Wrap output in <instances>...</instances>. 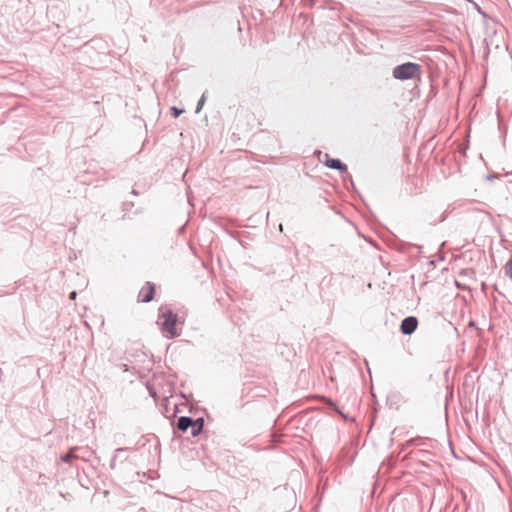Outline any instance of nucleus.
Listing matches in <instances>:
<instances>
[{"label":"nucleus","mask_w":512,"mask_h":512,"mask_svg":"<svg viewBox=\"0 0 512 512\" xmlns=\"http://www.w3.org/2000/svg\"><path fill=\"white\" fill-rule=\"evenodd\" d=\"M158 319L165 337L172 339L180 335L177 328L178 317L172 310L167 307H161Z\"/></svg>","instance_id":"1"},{"label":"nucleus","mask_w":512,"mask_h":512,"mask_svg":"<svg viewBox=\"0 0 512 512\" xmlns=\"http://www.w3.org/2000/svg\"><path fill=\"white\" fill-rule=\"evenodd\" d=\"M421 74V67L412 62H407L398 65L393 69V77L398 80H410L419 77Z\"/></svg>","instance_id":"2"},{"label":"nucleus","mask_w":512,"mask_h":512,"mask_svg":"<svg viewBox=\"0 0 512 512\" xmlns=\"http://www.w3.org/2000/svg\"><path fill=\"white\" fill-rule=\"evenodd\" d=\"M177 427L181 431H186L189 427H192V435H198L203 427V419H197L193 421L189 417H180L177 423Z\"/></svg>","instance_id":"3"},{"label":"nucleus","mask_w":512,"mask_h":512,"mask_svg":"<svg viewBox=\"0 0 512 512\" xmlns=\"http://www.w3.org/2000/svg\"><path fill=\"white\" fill-rule=\"evenodd\" d=\"M155 294V286L150 282H146L140 289L138 294V301L150 302Z\"/></svg>","instance_id":"4"},{"label":"nucleus","mask_w":512,"mask_h":512,"mask_svg":"<svg viewBox=\"0 0 512 512\" xmlns=\"http://www.w3.org/2000/svg\"><path fill=\"white\" fill-rule=\"evenodd\" d=\"M418 326V320L416 317L410 316L405 318L401 323V332L405 335L412 334Z\"/></svg>","instance_id":"5"},{"label":"nucleus","mask_w":512,"mask_h":512,"mask_svg":"<svg viewBox=\"0 0 512 512\" xmlns=\"http://www.w3.org/2000/svg\"><path fill=\"white\" fill-rule=\"evenodd\" d=\"M324 158L325 160L323 162L328 168L336 169L341 172L347 171V166L343 164L340 160L331 158L328 154H325Z\"/></svg>","instance_id":"6"},{"label":"nucleus","mask_w":512,"mask_h":512,"mask_svg":"<svg viewBox=\"0 0 512 512\" xmlns=\"http://www.w3.org/2000/svg\"><path fill=\"white\" fill-rule=\"evenodd\" d=\"M505 274L512 280V257L504 266Z\"/></svg>","instance_id":"7"},{"label":"nucleus","mask_w":512,"mask_h":512,"mask_svg":"<svg viewBox=\"0 0 512 512\" xmlns=\"http://www.w3.org/2000/svg\"><path fill=\"white\" fill-rule=\"evenodd\" d=\"M72 458H75L72 452L67 453L66 455L62 456L61 459L64 462H70Z\"/></svg>","instance_id":"8"},{"label":"nucleus","mask_w":512,"mask_h":512,"mask_svg":"<svg viewBox=\"0 0 512 512\" xmlns=\"http://www.w3.org/2000/svg\"><path fill=\"white\" fill-rule=\"evenodd\" d=\"M171 111H172V115H173L175 118L179 117V116H180V114L182 113V110H179V109H178V108H176V107H173V108L171 109Z\"/></svg>","instance_id":"9"},{"label":"nucleus","mask_w":512,"mask_h":512,"mask_svg":"<svg viewBox=\"0 0 512 512\" xmlns=\"http://www.w3.org/2000/svg\"><path fill=\"white\" fill-rule=\"evenodd\" d=\"M204 104V97H202L198 103V107H197V112L200 111L201 107L203 106Z\"/></svg>","instance_id":"10"},{"label":"nucleus","mask_w":512,"mask_h":512,"mask_svg":"<svg viewBox=\"0 0 512 512\" xmlns=\"http://www.w3.org/2000/svg\"><path fill=\"white\" fill-rule=\"evenodd\" d=\"M70 297H71L72 299H74V298L76 297V293H75V292H72V293H71V295H70Z\"/></svg>","instance_id":"11"}]
</instances>
